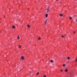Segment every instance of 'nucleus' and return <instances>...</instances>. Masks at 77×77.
I'll list each match as a JSON object with an SVG mask.
<instances>
[{"label":"nucleus","instance_id":"1","mask_svg":"<svg viewBox=\"0 0 77 77\" xmlns=\"http://www.w3.org/2000/svg\"><path fill=\"white\" fill-rule=\"evenodd\" d=\"M64 71H65V72H68V69H66L64 70Z\"/></svg>","mask_w":77,"mask_h":77},{"label":"nucleus","instance_id":"2","mask_svg":"<svg viewBox=\"0 0 77 77\" xmlns=\"http://www.w3.org/2000/svg\"><path fill=\"white\" fill-rule=\"evenodd\" d=\"M21 59H22V60H23V59H24V57L22 56L21 57Z\"/></svg>","mask_w":77,"mask_h":77},{"label":"nucleus","instance_id":"3","mask_svg":"<svg viewBox=\"0 0 77 77\" xmlns=\"http://www.w3.org/2000/svg\"><path fill=\"white\" fill-rule=\"evenodd\" d=\"M13 29H15V26H12Z\"/></svg>","mask_w":77,"mask_h":77},{"label":"nucleus","instance_id":"4","mask_svg":"<svg viewBox=\"0 0 77 77\" xmlns=\"http://www.w3.org/2000/svg\"><path fill=\"white\" fill-rule=\"evenodd\" d=\"M27 26L28 28H29V27H30V26H29V25L28 24L27 25Z\"/></svg>","mask_w":77,"mask_h":77},{"label":"nucleus","instance_id":"5","mask_svg":"<svg viewBox=\"0 0 77 77\" xmlns=\"http://www.w3.org/2000/svg\"><path fill=\"white\" fill-rule=\"evenodd\" d=\"M47 20H46L45 21V24H47Z\"/></svg>","mask_w":77,"mask_h":77},{"label":"nucleus","instance_id":"6","mask_svg":"<svg viewBox=\"0 0 77 77\" xmlns=\"http://www.w3.org/2000/svg\"><path fill=\"white\" fill-rule=\"evenodd\" d=\"M53 62H54V61H53V60H51V62L52 63H53Z\"/></svg>","mask_w":77,"mask_h":77},{"label":"nucleus","instance_id":"7","mask_svg":"<svg viewBox=\"0 0 77 77\" xmlns=\"http://www.w3.org/2000/svg\"><path fill=\"white\" fill-rule=\"evenodd\" d=\"M60 72H63V69H60Z\"/></svg>","mask_w":77,"mask_h":77},{"label":"nucleus","instance_id":"8","mask_svg":"<svg viewBox=\"0 0 77 77\" xmlns=\"http://www.w3.org/2000/svg\"><path fill=\"white\" fill-rule=\"evenodd\" d=\"M20 39V36L19 35L18 36V37H17V39Z\"/></svg>","mask_w":77,"mask_h":77},{"label":"nucleus","instance_id":"9","mask_svg":"<svg viewBox=\"0 0 77 77\" xmlns=\"http://www.w3.org/2000/svg\"><path fill=\"white\" fill-rule=\"evenodd\" d=\"M47 10V12H48L49 11V10H48V8Z\"/></svg>","mask_w":77,"mask_h":77},{"label":"nucleus","instance_id":"10","mask_svg":"<svg viewBox=\"0 0 77 77\" xmlns=\"http://www.w3.org/2000/svg\"><path fill=\"white\" fill-rule=\"evenodd\" d=\"M46 17H48V14H46Z\"/></svg>","mask_w":77,"mask_h":77},{"label":"nucleus","instance_id":"11","mask_svg":"<svg viewBox=\"0 0 77 77\" xmlns=\"http://www.w3.org/2000/svg\"><path fill=\"white\" fill-rule=\"evenodd\" d=\"M73 32V33H74V34H75L76 33V32L75 31H74Z\"/></svg>","mask_w":77,"mask_h":77},{"label":"nucleus","instance_id":"12","mask_svg":"<svg viewBox=\"0 0 77 77\" xmlns=\"http://www.w3.org/2000/svg\"><path fill=\"white\" fill-rule=\"evenodd\" d=\"M60 16H61V17H63V15L62 14H60Z\"/></svg>","mask_w":77,"mask_h":77},{"label":"nucleus","instance_id":"13","mask_svg":"<svg viewBox=\"0 0 77 77\" xmlns=\"http://www.w3.org/2000/svg\"><path fill=\"white\" fill-rule=\"evenodd\" d=\"M67 59H68L69 60V59H70V57H68V58H67Z\"/></svg>","mask_w":77,"mask_h":77},{"label":"nucleus","instance_id":"14","mask_svg":"<svg viewBox=\"0 0 77 77\" xmlns=\"http://www.w3.org/2000/svg\"><path fill=\"white\" fill-rule=\"evenodd\" d=\"M65 64H64L63 65V66L64 67V66H65Z\"/></svg>","mask_w":77,"mask_h":77},{"label":"nucleus","instance_id":"15","mask_svg":"<svg viewBox=\"0 0 77 77\" xmlns=\"http://www.w3.org/2000/svg\"><path fill=\"white\" fill-rule=\"evenodd\" d=\"M39 74V72H38L37 74H36L37 75Z\"/></svg>","mask_w":77,"mask_h":77},{"label":"nucleus","instance_id":"16","mask_svg":"<svg viewBox=\"0 0 77 77\" xmlns=\"http://www.w3.org/2000/svg\"><path fill=\"white\" fill-rule=\"evenodd\" d=\"M70 20H72V18L71 17H70Z\"/></svg>","mask_w":77,"mask_h":77},{"label":"nucleus","instance_id":"17","mask_svg":"<svg viewBox=\"0 0 77 77\" xmlns=\"http://www.w3.org/2000/svg\"><path fill=\"white\" fill-rule=\"evenodd\" d=\"M21 46L20 45V46H19V48H21Z\"/></svg>","mask_w":77,"mask_h":77},{"label":"nucleus","instance_id":"18","mask_svg":"<svg viewBox=\"0 0 77 77\" xmlns=\"http://www.w3.org/2000/svg\"><path fill=\"white\" fill-rule=\"evenodd\" d=\"M43 77H46V76L45 75H44L43 76Z\"/></svg>","mask_w":77,"mask_h":77},{"label":"nucleus","instance_id":"19","mask_svg":"<svg viewBox=\"0 0 77 77\" xmlns=\"http://www.w3.org/2000/svg\"><path fill=\"white\" fill-rule=\"evenodd\" d=\"M38 39H39V40H40V37L38 38Z\"/></svg>","mask_w":77,"mask_h":77},{"label":"nucleus","instance_id":"20","mask_svg":"<svg viewBox=\"0 0 77 77\" xmlns=\"http://www.w3.org/2000/svg\"><path fill=\"white\" fill-rule=\"evenodd\" d=\"M75 61H76V62H77V59H76V60Z\"/></svg>","mask_w":77,"mask_h":77},{"label":"nucleus","instance_id":"21","mask_svg":"<svg viewBox=\"0 0 77 77\" xmlns=\"http://www.w3.org/2000/svg\"><path fill=\"white\" fill-rule=\"evenodd\" d=\"M62 37H63V38L64 37L63 35H62Z\"/></svg>","mask_w":77,"mask_h":77},{"label":"nucleus","instance_id":"22","mask_svg":"<svg viewBox=\"0 0 77 77\" xmlns=\"http://www.w3.org/2000/svg\"><path fill=\"white\" fill-rule=\"evenodd\" d=\"M57 2L58 1V0H56Z\"/></svg>","mask_w":77,"mask_h":77},{"label":"nucleus","instance_id":"23","mask_svg":"<svg viewBox=\"0 0 77 77\" xmlns=\"http://www.w3.org/2000/svg\"><path fill=\"white\" fill-rule=\"evenodd\" d=\"M76 22H77V19L76 20Z\"/></svg>","mask_w":77,"mask_h":77},{"label":"nucleus","instance_id":"24","mask_svg":"<svg viewBox=\"0 0 77 77\" xmlns=\"http://www.w3.org/2000/svg\"><path fill=\"white\" fill-rule=\"evenodd\" d=\"M31 73V71H30V73Z\"/></svg>","mask_w":77,"mask_h":77},{"label":"nucleus","instance_id":"25","mask_svg":"<svg viewBox=\"0 0 77 77\" xmlns=\"http://www.w3.org/2000/svg\"><path fill=\"white\" fill-rule=\"evenodd\" d=\"M43 35H44V33H43Z\"/></svg>","mask_w":77,"mask_h":77}]
</instances>
